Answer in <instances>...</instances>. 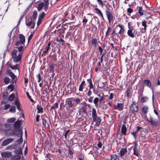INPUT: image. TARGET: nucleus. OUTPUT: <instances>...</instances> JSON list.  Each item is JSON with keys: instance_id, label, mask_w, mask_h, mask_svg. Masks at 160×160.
<instances>
[{"instance_id": "1", "label": "nucleus", "mask_w": 160, "mask_h": 160, "mask_svg": "<svg viewBox=\"0 0 160 160\" xmlns=\"http://www.w3.org/2000/svg\"><path fill=\"white\" fill-rule=\"evenodd\" d=\"M18 51L17 49H14L12 53V58L13 62L15 63L19 62L20 63L22 57V53H19L18 55Z\"/></svg>"}, {"instance_id": "2", "label": "nucleus", "mask_w": 160, "mask_h": 160, "mask_svg": "<svg viewBox=\"0 0 160 160\" xmlns=\"http://www.w3.org/2000/svg\"><path fill=\"white\" fill-rule=\"evenodd\" d=\"M130 111L134 115H136L138 111V105L137 103L133 101L130 106Z\"/></svg>"}, {"instance_id": "3", "label": "nucleus", "mask_w": 160, "mask_h": 160, "mask_svg": "<svg viewBox=\"0 0 160 160\" xmlns=\"http://www.w3.org/2000/svg\"><path fill=\"white\" fill-rule=\"evenodd\" d=\"M19 40H18L15 44V45L18 46L21 45H25V38L22 35L20 34L19 36Z\"/></svg>"}, {"instance_id": "4", "label": "nucleus", "mask_w": 160, "mask_h": 160, "mask_svg": "<svg viewBox=\"0 0 160 160\" xmlns=\"http://www.w3.org/2000/svg\"><path fill=\"white\" fill-rule=\"evenodd\" d=\"M147 121L153 127H156L158 124V120L155 118H150L149 119H148Z\"/></svg>"}, {"instance_id": "5", "label": "nucleus", "mask_w": 160, "mask_h": 160, "mask_svg": "<svg viewBox=\"0 0 160 160\" xmlns=\"http://www.w3.org/2000/svg\"><path fill=\"white\" fill-rule=\"evenodd\" d=\"M106 15L108 21V22L110 23L111 22L113 21V17L111 12L108 11L106 10L105 11Z\"/></svg>"}, {"instance_id": "6", "label": "nucleus", "mask_w": 160, "mask_h": 160, "mask_svg": "<svg viewBox=\"0 0 160 160\" xmlns=\"http://www.w3.org/2000/svg\"><path fill=\"white\" fill-rule=\"evenodd\" d=\"M2 157L3 158H8L12 156V153L9 151L2 152L1 153Z\"/></svg>"}, {"instance_id": "7", "label": "nucleus", "mask_w": 160, "mask_h": 160, "mask_svg": "<svg viewBox=\"0 0 160 160\" xmlns=\"http://www.w3.org/2000/svg\"><path fill=\"white\" fill-rule=\"evenodd\" d=\"M124 108V104L123 103H117V105L114 106V108L119 111L122 110Z\"/></svg>"}, {"instance_id": "8", "label": "nucleus", "mask_w": 160, "mask_h": 160, "mask_svg": "<svg viewBox=\"0 0 160 160\" xmlns=\"http://www.w3.org/2000/svg\"><path fill=\"white\" fill-rule=\"evenodd\" d=\"M13 126L12 124L5 123L3 124V130L5 131L9 130L12 128Z\"/></svg>"}, {"instance_id": "9", "label": "nucleus", "mask_w": 160, "mask_h": 160, "mask_svg": "<svg viewBox=\"0 0 160 160\" xmlns=\"http://www.w3.org/2000/svg\"><path fill=\"white\" fill-rule=\"evenodd\" d=\"M6 74L9 76L12 80H14L16 78V76L14 73L11 72L10 69H8L6 71Z\"/></svg>"}, {"instance_id": "10", "label": "nucleus", "mask_w": 160, "mask_h": 160, "mask_svg": "<svg viewBox=\"0 0 160 160\" xmlns=\"http://www.w3.org/2000/svg\"><path fill=\"white\" fill-rule=\"evenodd\" d=\"M13 140V139L12 138L7 139L2 142V146H6L12 142Z\"/></svg>"}, {"instance_id": "11", "label": "nucleus", "mask_w": 160, "mask_h": 160, "mask_svg": "<svg viewBox=\"0 0 160 160\" xmlns=\"http://www.w3.org/2000/svg\"><path fill=\"white\" fill-rule=\"evenodd\" d=\"M93 122H95L96 124L97 125H99L101 123V119L100 117L98 116L92 118Z\"/></svg>"}, {"instance_id": "12", "label": "nucleus", "mask_w": 160, "mask_h": 160, "mask_svg": "<svg viewBox=\"0 0 160 160\" xmlns=\"http://www.w3.org/2000/svg\"><path fill=\"white\" fill-rule=\"evenodd\" d=\"M17 48L18 49L19 52H20L19 53H22V54L23 52L25 49L26 47L25 46V45H21L18 46H17Z\"/></svg>"}, {"instance_id": "13", "label": "nucleus", "mask_w": 160, "mask_h": 160, "mask_svg": "<svg viewBox=\"0 0 160 160\" xmlns=\"http://www.w3.org/2000/svg\"><path fill=\"white\" fill-rule=\"evenodd\" d=\"M99 101V100L98 98H95L93 100V103L95 104L96 108H99V107H101V104L99 105L98 103Z\"/></svg>"}, {"instance_id": "14", "label": "nucleus", "mask_w": 160, "mask_h": 160, "mask_svg": "<svg viewBox=\"0 0 160 160\" xmlns=\"http://www.w3.org/2000/svg\"><path fill=\"white\" fill-rule=\"evenodd\" d=\"M20 64H17L15 65L14 66H10L9 67L10 68H11L13 70H16L17 69L18 70V72H19V68L20 67Z\"/></svg>"}, {"instance_id": "15", "label": "nucleus", "mask_w": 160, "mask_h": 160, "mask_svg": "<svg viewBox=\"0 0 160 160\" xmlns=\"http://www.w3.org/2000/svg\"><path fill=\"white\" fill-rule=\"evenodd\" d=\"M44 1V9H45V11H47V9L48 8V5L49 4L48 0H43Z\"/></svg>"}, {"instance_id": "16", "label": "nucleus", "mask_w": 160, "mask_h": 160, "mask_svg": "<svg viewBox=\"0 0 160 160\" xmlns=\"http://www.w3.org/2000/svg\"><path fill=\"white\" fill-rule=\"evenodd\" d=\"M91 43L92 45L93 46L94 48H96L97 43V39L95 38H93L91 40Z\"/></svg>"}, {"instance_id": "17", "label": "nucleus", "mask_w": 160, "mask_h": 160, "mask_svg": "<svg viewBox=\"0 0 160 160\" xmlns=\"http://www.w3.org/2000/svg\"><path fill=\"white\" fill-rule=\"evenodd\" d=\"M143 83L148 87L150 88L151 86V83L148 80H145L143 81Z\"/></svg>"}, {"instance_id": "18", "label": "nucleus", "mask_w": 160, "mask_h": 160, "mask_svg": "<svg viewBox=\"0 0 160 160\" xmlns=\"http://www.w3.org/2000/svg\"><path fill=\"white\" fill-rule=\"evenodd\" d=\"M66 103L68 105L69 107L70 108L73 107L74 106V105L73 104L72 101L71 100H69L68 99L66 101Z\"/></svg>"}, {"instance_id": "19", "label": "nucleus", "mask_w": 160, "mask_h": 160, "mask_svg": "<svg viewBox=\"0 0 160 160\" xmlns=\"http://www.w3.org/2000/svg\"><path fill=\"white\" fill-rule=\"evenodd\" d=\"M21 125V122L20 121H17L14 123V127L16 129L19 128Z\"/></svg>"}, {"instance_id": "20", "label": "nucleus", "mask_w": 160, "mask_h": 160, "mask_svg": "<svg viewBox=\"0 0 160 160\" xmlns=\"http://www.w3.org/2000/svg\"><path fill=\"white\" fill-rule=\"evenodd\" d=\"M127 152V150L126 148H122L120 151V156L122 157L124 155L125 153Z\"/></svg>"}, {"instance_id": "21", "label": "nucleus", "mask_w": 160, "mask_h": 160, "mask_svg": "<svg viewBox=\"0 0 160 160\" xmlns=\"http://www.w3.org/2000/svg\"><path fill=\"white\" fill-rule=\"evenodd\" d=\"M33 22L32 21V18L30 19H27L26 20V24L27 26H30L32 24Z\"/></svg>"}, {"instance_id": "22", "label": "nucleus", "mask_w": 160, "mask_h": 160, "mask_svg": "<svg viewBox=\"0 0 160 160\" xmlns=\"http://www.w3.org/2000/svg\"><path fill=\"white\" fill-rule=\"evenodd\" d=\"M132 28L129 29L127 33L128 36L130 37L133 38L135 36L134 34L132 32Z\"/></svg>"}, {"instance_id": "23", "label": "nucleus", "mask_w": 160, "mask_h": 160, "mask_svg": "<svg viewBox=\"0 0 160 160\" xmlns=\"http://www.w3.org/2000/svg\"><path fill=\"white\" fill-rule=\"evenodd\" d=\"M88 81L89 82V85L88 87L89 88V89H93L94 90V88H93V85L92 83V80L91 78H89L88 79Z\"/></svg>"}, {"instance_id": "24", "label": "nucleus", "mask_w": 160, "mask_h": 160, "mask_svg": "<svg viewBox=\"0 0 160 160\" xmlns=\"http://www.w3.org/2000/svg\"><path fill=\"white\" fill-rule=\"evenodd\" d=\"M110 160H119V157L116 154L111 155Z\"/></svg>"}, {"instance_id": "25", "label": "nucleus", "mask_w": 160, "mask_h": 160, "mask_svg": "<svg viewBox=\"0 0 160 160\" xmlns=\"http://www.w3.org/2000/svg\"><path fill=\"white\" fill-rule=\"evenodd\" d=\"M148 107L146 106H144L142 108V112L144 114H146L148 112Z\"/></svg>"}, {"instance_id": "26", "label": "nucleus", "mask_w": 160, "mask_h": 160, "mask_svg": "<svg viewBox=\"0 0 160 160\" xmlns=\"http://www.w3.org/2000/svg\"><path fill=\"white\" fill-rule=\"evenodd\" d=\"M146 23L147 22L145 20H143L142 22V26L144 27V28H142V29L144 30V31L143 32H145V31L147 26Z\"/></svg>"}, {"instance_id": "27", "label": "nucleus", "mask_w": 160, "mask_h": 160, "mask_svg": "<svg viewBox=\"0 0 160 160\" xmlns=\"http://www.w3.org/2000/svg\"><path fill=\"white\" fill-rule=\"evenodd\" d=\"M43 7H44V2H42L40 3L38 7V11H40Z\"/></svg>"}, {"instance_id": "28", "label": "nucleus", "mask_w": 160, "mask_h": 160, "mask_svg": "<svg viewBox=\"0 0 160 160\" xmlns=\"http://www.w3.org/2000/svg\"><path fill=\"white\" fill-rule=\"evenodd\" d=\"M37 108L38 109V113H42L43 112V108L40 106L38 105L37 106Z\"/></svg>"}, {"instance_id": "29", "label": "nucleus", "mask_w": 160, "mask_h": 160, "mask_svg": "<svg viewBox=\"0 0 160 160\" xmlns=\"http://www.w3.org/2000/svg\"><path fill=\"white\" fill-rule=\"evenodd\" d=\"M7 88L10 92H11L14 90V86L13 84H10L7 87Z\"/></svg>"}, {"instance_id": "30", "label": "nucleus", "mask_w": 160, "mask_h": 160, "mask_svg": "<svg viewBox=\"0 0 160 160\" xmlns=\"http://www.w3.org/2000/svg\"><path fill=\"white\" fill-rule=\"evenodd\" d=\"M133 154L136 156H138V151L137 148V146L136 145L134 146L133 148Z\"/></svg>"}, {"instance_id": "31", "label": "nucleus", "mask_w": 160, "mask_h": 160, "mask_svg": "<svg viewBox=\"0 0 160 160\" xmlns=\"http://www.w3.org/2000/svg\"><path fill=\"white\" fill-rule=\"evenodd\" d=\"M105 98L103 94V95L102 96L99 98V104H103L105 102Z\"/></svg>"}, {"instance_id": "32", "label": "nucleus", "mask_w": 160, "mask_h": 160, "mask_svg": "<svg viewBox=\"0 0 160 160\" xmlns=\"http://www.w3.org/2000/svg\"><path fill=\"white\" fill-rule=\"evenodd\" d=\"M4 82L5 83V84H8L10 82V78L8 77H5L4 78Z\"/></svg>"}, {"instance_id": "33", "label": "nucleus", "mask_w": 160, "mask_h": 160, "mask_svg": "<svg viewBox=\"0 0 160 160\" xmlns=\"http://www.w3.org/2000/svg\"><path fill=\"white\" fill-rule=\"evenodd\" d=\"M121 132L124 135L126 134V128L125 125L124 124H123L122 126Z\"/></svg>"}, {"instance_id": "34", "label": "nucleus", "mask_w": 160, "mask_h": 160, "mask_svg": "<svg viewBox=\"0 0 160 160\" xmlns=\"http://www.w3.org/2000/svg\"><path fill=\"white\" fill-rule=\"evenodd\" d=\"M20 157L18 155H16L13 156L11 158V160H19Z\"/></svg>"}, {"instance_id": "35", "label": "nucleus", "mask_w": 160, "mask_h": 160, "mask_svg": "<svg viewBox=\"0 0 160 160\" xmlns=\"http://www.w3.org/2000/svg\"><path fill=\"white\" fill-rule=\"evenodd\" d=\"M9 112H11L14 113L16 112V107L14 106H12L9 109Z\"/></svg>"}, {"instance_id": "36", "label": "nucleus", "mask_w": 160, "mask_h": 160, "mask_svg": "<svg viewBox=\"0 0 160 160\" xmlns=\"http://www.w3.org/2000/svg\"><path fill=\"white\" fill-rule=\"evenodd\" d=\"M92 118L97 116L96 111L94 108H92Z\"/></svg>"}, {"instance_id": "37", "label": "nucleus", "mask_w": 160, "mask_h": 160, "mask_svg": "<svg viewBox=\"0 0 160 160\" xmlns=\"http://www.w3.org/2000/svg\"><path fill=\"white\" fill-rule=\"evenodd\" d=\"M95 10L96 11L97 13L99 15H100L101 16V17L102 18H103V17L102 13L101 12L100 10L98 8H95Z\"/></svg>"}, {"instance_id": "38", "label": "nucleus", "mask_w": 160, "mask_h": 160, "mask_svg": "<svg viewBox=\"0 0 160 160\" xmlns=\"http://www.w3.org/2000/svg\"><path fill=\"white\" fill-rule=\"evenodd\" d=\"M16 120V119L14 118H9L7 119V122H8L10 123L14 122Z\"/></svg>"}, {"instance_id": "39", "label": "nucleus", "mask_w": 160, "mask_h": 160, "mask_svg": "<svg viewBox=\"0 0 160 160\" xmlns=\"http://www.w3.org/2000/svg\"><path fill=\"white\" fill-rule=\"evenodd\" d=\"M15 152L17 154L21 155L22 154V149L21 148H19L18 149L16 150Z\"/></svg>"}, {"instance_id": "40", "label": "nucleus", "mask_w": 160, "mask_h": 160, "mask_svg": "<svg viewBox=\"0 0 160 160\" xmlns=\"http://www.w3.org/2000/svg\"><path fill=\"white\" fill-rule=\"evenodd\" d=\"M85 82V81L83 80L80 84L79 88V91H83V86Z\"/></svg>"}, {"instance_id": "41", "label": "nucleus", "mask_w": 160, "mask_h": 160, "mask_svg": "<svg viewBox=\"0 0 160 160\" xmlns=\"http://www.w3.org/2000/svg\"><path fill=\"white\" fill-rule=\"evenodd\" d=\"M38 16V12L37 11H35L33 12V13L32 15V18L34 20H35L37 18Z\"/></svg>"}, {"instance_id": "42", "label": "nucleus", "mask_w": 160, "mask_h": 160, "mask_svg": "<svg viewBox=\"0 0 160 160\" xmlns=\"http://www.w3.org/2000/svg\"><path fill=\"white\" fill-rule=\"evenodd\" d=\"M15 95L14 94H11L8 97V100L9 101H12L14 98Z\"/></svg>"}, {"instance_id": "43", "label": "nucleus", "mask_w": 160, "mask_h": 160, "mask_svg": "<svg viewBox=\"0 0 160 160\" xmlns=\"http://www.w3.org/2000/svg\"><path fill=\"white\" fill-rule=\"evenodd\" d=\"M142 7L139 8L138 9V13L140 16H142L143 15V12H142Z\"/></svg>"}, {"instance_id": "44", "label": "nucleus", "mask_w": 160, "mask_h": 160, "mask_svg": "<svg viewBox=\"0 0 160 160\" xmlns=\"http://www.w3.org/2000/svg\"><path fill=\"white\" fill-rule=\"evenodd\" d=\"M45 14L44 12H42L39 15L38 18L42 20V19L43 18V17L45 16Z\"/></svg>"}, {"instance_id": "45", "label": "nucleus", "mask_w": 160, "mask_h": 160, "mask_svg": "<svg viewBox=\"0 0 160 160\" xmlns=\"http://www.w3.org/2000/svg\"><path fill=\"white\" fill-rule=\"evenodd\" d=\"M10 107V105L9 104H7L4 105L3 107L4 110H7Z\"/></svg>"}, {"instance_id": "46", "label": "nucleus", "mask_w": 160, "mask_h": 160, "mask_svg": "<svg viewBox=\"0 0 160 160\" xmlns=\"http://www.w3.org/2000/svg\"><path fill=\"white\" fill-rule=\"evenodd\" d=\"M23 141L22 138V137L20 138L16 142L17 143L19 144H20Z\"/></svg>"}, {"instance_id": "47", "label": "nucleus", "mask_w": 160, "mask_h": 160, "mask_svg": "<svg viewBox=\"0 0 160 160\" xmlns=\"http://www.w3.org/2000/svg\"><path fill=\"white\" fill-rule=\"evenodd\" d=\"M22 132L21 131H20L16 133V135L18 137H20V138L22 137Z\"/></svg>"}, {"instance_id": "48", "label": "nucleus", "mask_w": 160, "mask_h": 160, "mask_svg": "<svg viewBox=\"0 0 160 160\" xmlns=\"http://www.w3.org/2000/svg\"><path fill=\"white\" fill-rule=\"evenodd\" d=\"M148 100V98L146 97H143L141 99V102H146Z\"/></svg>"}, {"instance_id": "49", "label": "nucleus", "mask_w": 160, "mask_h": 160, "mask_svg": "<svg viewBox=\"0 0 160 160\" xmlns=\"http://www.w3.org/2000/svg\"><path fill=\"white\" fill-rule=\"evenodd\" d=\"M99 4L102 7H103L104 5V4L103 3L102 1L101 0H97Z\"/></svg>"}, {"instance_id": "50", "label": "nucleus", "mask_w": 160, "mask_h": 160, "mask_svg": "<svg viewBox=\"0 0 160 160\" xmlns=\"http://www.w3.org/2000/svg\"><path fill=\"white\" fill-rule=\"evenodd\" d=\"M111 29V28L110 27H108V30L106 33V36H107L108 35V34L110 32Z\"/></svg>"}, {"instance_id": "51", "label": "nucleus", "mask_w": 160, "mask_h": 160, "mask_svg": "<svg viewBox=\"0 0 160 160\" xmlns=\"http://www.w3.org/2000/svg\"><path fill=\"white\" fill-rule=\"evenodd\" d=\"M42 125L46 127V122H47V121H46V120L44 118H43L42 120Z\"/></svg>"}, {"instance_id": "52", "label": "nucleus", "mask_w": 160, "mask_h": 160, "mask_svg": "<svg viewBox=\"0 0 160 160\" xmlns=\"http://www.w3.org/2000/svg\"><path fill=\"white\" fill-rule=\"evenodd\" d=\"M87 21L88 19L86 18L85 17H84L82 20L83 24H84V23H85V24H86Z\"/></svg>"}, {"instance_id": "53", "label": "nucleus", "mask_w": 160, "mask_h": 160, "mask_svg": "<svg viewBox=\"0 0 160 160\" xmlns=\"http://www.w3.org/2000/svg\"><path fill=\"white\" fill-rule=\"evenodd\" d=\"M16 106H17V109H18L19 111H22V110L21 108L20 104L18 105H17Z\"/></svg>"}, {"instance_id": "54", "label": "nucleus", "mask_w": 160, "mask_h": 160, "mask_svg": "<svg viewBox=\"0 0 160 160\" xmlns=\"http://www.w3.org/2000/svg\"><path fill=\"white\" fill-rule=\"evenodd\" d=\"M70 131V130L69 129L68 130L66 131L65 132V134H64V137L65 138L67 139V135L68 133H69V132Z\"/></svg>"}, {"instance_id": "55", "label": "nucleus", "mask_w": 160, "mask_h": 160, "mask_svg": "<svg viewBox=\"0 0 160 160\" xmlns=\"http://www.w3.org/2000/svg\"><path fill=\"white\" fill-rule=\"evenodd\" d=\"M54 67L53 64H51L50 66V70L53 72V71Z\"/></svg>"}, {"instance_id": "56", "label": "nucleus", "mask_w": 160, "mask_h": 160, "mask_svg": "<svg viewBox=\"0 0 160 160\" xmlns=\"http://www.w3.org/2000/svg\"><path fill=\"white\" fill-rule=\"evenodd\" d=\"M93 97H90L88 99V102H92L93 101Z\"/></svg>"}, {"instance_id": "57", "label": "nucleus", "mask_w": 160, "mask_h": 160, "mask_svg": "<svg viewBox=\"0 0 160 160\" xmlns=\"http://www.w3.org/2000/svg\"><path fill=\"white\" fill-rule=\"evenodd\" d=\"M75 101L76 102V104H79L80 102V100L78 98L76 99Z\"/></svg>"}, {"instance_id": "58", "label": "nucleus", "mask_w": 160, "mask_h": 160, "mask_svg": "<svg viewBox=\"0 0 160 160\" xmlns=\"http://www.w3.org/2000/svg\"><path fill=\"white\" fill-rule=\"evenodd\" d=\"M20 104L18 99V98L16 99L15 100V104L16 105Z\"/></svg>"}, {"instance_id": "59", "label": "nucleus", "mask_w": 160, "mask_h": 160, "mask_svg": "<svg viewBox=\"0 0 160 160\" xmlns=\"http://www.w3.org/2000/svg\"><path fill=\"white\" fill-rule=\"evenodd\" d=\"M150 19H152V18L151 16H149V17L146 18V19L148 20V23H151V20H149Z\"/></svg>"}, {"instance_id": "60", "label": "nucleus", "mask_w": 160, "mask_h": 160, "mask_svg": "<svg viewBox=\"0 0 160 160\" xmlns=\"http://www.w3.org/2000/svg\"><path fill=\"white\" fill-rule=\"evenodd\" d=\"M92 94V92L91 89H89V90L87 93V95L88 96H90Z\"/></svg>"}, {"instance_id": "61", "label": "nucleus", "mask_w": 160, "mask_h": 160, "mask_svg": "<svg viewBox=\"0 0 160 160\" xmlns=\"http://www.w3.org/2000/svg\"><path fill=\"white\" fill-rule=\"evenodd\" d=\"M8 48L7 47V49L5 50V51H4V52L3 56V58H5V57L6 56V54L7 53V52L8 51Z\"/></svg>"}, {"instance_id": "62", "label": "nucleus", "mask_w": 160, "mask_h": 160, "mask_svg": "<svg viewBox=\"0 0 160 160\" xmlns=\"http://www.w3.org/2000/svg\"><path fill=\"white\" fill-rule=\"evenodd\" d=\"M113 98V94L111 93L110 94V96H109V99H110V100H112V98Z\"/></svg>"}, {"instance_id": "63", "label": "nucleus", "mask_w": 160, "mask_h": 160, "mask_svg": "<svg viewBox=\"0 0 160 160\" xmlns=\"http://www.w3.org/2000/svg\"><path fill=\"white\" fill-rule=\"evenodd\" d=\"M127 11H128V12L130 13H131L133 11V10L131 8H128V9Z\"/></svg>"}, {"instance_id": "64", "label": "nucleus", "mask_w": 160, "mask_h": 160, "mask_svg": "<svg viewBox=\"0 0 160 160\" xmlns=\"http://www.w3.org/2000/svg\"><path fill=\"white\" fill-rule=\"evenodd\" d=\"M97 145L99 148H100L102 147V144L101 142H99L98 143Z\"/></svg>"}]
</instances>
